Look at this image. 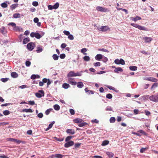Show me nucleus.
<instances>
[{"instance_id": "obj_33", "label": "nucleus", "mask_w": 158, "mask_h": 158, "mask_svg": "<svg viewBox=\"0 0 158 158\" xmlns=\"http://www.w3.org/2000/svg\"><path fill=\"white\" fill-rule=\"evenodd\" d=\"M20 17V14L19 13L15 14L13 15V17L15 18H19Z\"/></svg>"}, {"instance_id": "obj_2", "label": "nucleus", "mask_w": 158, "mask_h": 158, "mask_svg": "<svg viewBox=\"0 0 158 158\" xmlns=\"http://www.w3.org/2000/svg\"><path fill=\"white\" fill-rule=\"evenodd\" d=\"M35 46L34 43L32 42L29 43L27 45V48L30 51H31L34 49Z\"/></svg>"}, {"instance_id": "obj_17", "label": "nucleus", "mask_w": 158, "mask_h": 158, "mask_svg": "<svg viewBox=\"0 0 158 158\" xmlns=\"http://www.w3.org/2000/svg\"><path fill=\"white\" fill-rule=\"evenodd\" d=\"M122 72L123 71V69L121 67H117L115 68L114 70V72L115 73H118V72Z\"/></svg>"}, {"instance_id": "obj_41", "label": "nucleus", "mask_w": 158, "mask_h": 158, "mask_svg": "<svg viewBox=\"0 0 158 158\" xmlns=\"http://www.w3.org/2000/svg\"><path fill=\"white\" fill-rule=\"evenodd\" d=\"M3 114L5 115H7L10 114V112L8 110H5L3 112Z\"/></svg>"}, {"instance_id": "obj_18", "label": "nucleus", "mask_w": 158, "mask_h": 158, "mask_svg": "<svg viewBox=\"0 0 158 158\" xmlns=\"http://www.w3.org/2000/svg\"><path fill=\"white\" fill-rule=\"evenodd\" d=\"M30 41V40L29 38L28 37H27L23 39V44H26Z\"/></svg>"}, {"instance_id": "obj_3", "label": "nucleus", "mask_w": 158, "mask_h": 158, "mask_svg": "<svg viewBox=\"0 0 158 158\" xmlns=\"http://www.w3.org/2000/svg\"><path fill=\"white\" fill-rule=\"evenodd\" d=\"M44 92L43 90H40L38 92L36 93L35 94L36 96L39 98H40L42 96H44Z\"/></svg>"}, {"instance_id": "obj_28", "label": "nucleus", "mask_w": 158, "mask_h": 158, "mask_svg": "<svg viewBox=\"0 0 158 158\" xmlns=\"http://www.w3.org/2000/svg\"><path fill=\"white\" fill-rule=\"evenodd\" d=\"M36 52L37 53H40L42 51L43 49L41 47L37 46V47Z\"/></svg>"}, {"instance_id": "obj_34", "label": "nucleus", "mask_w": 158, "mask_h": 158, "mask_svg": "<svg viewBox=\"0 0 158 158\" xmlns=\"http://www.w3.org/2000/svg\"><path fill=\"white\" fill-rule=\"evenodd\" d=\"M59 6V4L58 2H56L55 4L53 6V7L55 9H56L58 8Z\"/></svg>"}, {"instance_id": "obj_29", "label": "nucleus", "mask_w": 158, "mask_h": 158, "mask_svg": "<svg viewBox=\"0 0 158 158\" xmlns=\"http://www.w3.org/2000/svg\"><path fill=\"white\" fill-rule=\"evenodd\" d=\"M109 141L107 140H105L102 142V146H105L109 144Z\"/></svg>"}, {"instance_id": "obj_37", "label": "nucleus", "mask_w": 158, "mask_h": 158, "mask_svg": "<svg viewBox=\"0 0 158 158\" xmlns=\"http://www.w3.org/2000/svg\"><path fill=\"white\" fill-rule=\"evenodd\" d=\"M87 49L86 48H82L81 50V52L83 53L84 55H86L87 54L85 52L87 51Z\"/></svg>"}, {"instance_id": "obj_38", "label": "nucleus", "mask_w": 158, "mask_h": 158, "mask_svg": "<svg viewBox=\"0 0 158 158\" xmlns=\"http://www.w3.org/2000/svg\"><path fill=\"white\" fill-rule=\"evenodd\" d=\"M9 80V78H2L1 79V81L3 82H5Z\"/></svg>"}, {"instance_id": "obj_26", "label": "nucleus", "mask_w": 158, "mask_h": 158, "mask_svg": "<svg viewBox=\"0 0 158 158\" xmlns=\"http://www.w3.org/2000/svg\"><path fill=\"white\" fill-rule=\"evenodd\" d=\"M8 26H11L12 27H14V28H19L18 27H17L16 26V24L13 22L9 23L8 24Z\"/></svg>"}, {"instance_id": "obj_53", "label": "nucleus", "mask_w": 158, "mask_h": 158, "mask_svg": "<svg viewBox=\"0 0 158 158\" xmlns=\"http://www.w3.org/2000/svg\"><path fill=\"white\" fill-rule=\"evenodd\" d=\"M16 7V5L15 4H13L10 6V8L12 10L14 9Z\"/></svg>"}, {"instance_id": "obj_60", "label": "nucleus", "mask_w": 158, "mask_h": 158, "mask_svg": "<svg viewBox=\"0 0 158 158\" xmlns=\"http://www.w3.org/2000/svg\"><path fill=\"white\" fill-rule=\"evenodd\" d=\"M36 33H35L33 32H31L30 34V36L32 37H35Z\"/></svg>"}, {"instance_id": "obj_5", "label": "nucleus", "mask_w": 158, "mask_h": 158, "mask_svg": "<svg viewBox=\"0 0 158 158\" xmlns=\"http://www.w3.org/2000/svg\"><path fill=\"white\" fill-rule=\"evenodd\" d=\"M96 10L98 11L104 12H106L109 11V10L107 8H103L100 6L97 7Z\"/></svg>"}, {"instance_id": "obj_44", "label": "nucleus", "mask_w": 158, "mask_h": 158, "mask_svg": "<svg viewBox=\"0 0 158 158\" xmlns=\"http://www.w3.org/2000/svg\"><path fill=\"white\" fill-rule=\"evenodd\" d=\"M25 64L27 66L29 67L31 64V63L30 61L27 60L26 61Z\"/></svg>"}, {"instance_id": "obj_11", "label": "nucleus", "mask_w": 158, "mask_h": 158, "mask_svg": "<svg viewBox=\"0 0 158 158\" xmlns=\"http://www.w3.org/2000/svg\"><path fill=\"white\" fill-rule=\"evenodd\" d=\"M101 31H106L110 29V28L107 26H102L100 28Z\"/></svg>"}, {"instance_id": "obj_62", "label": "nucleus", "mask_w": 158, "mask_h": 158, "mask_svg": "<svg viewBox=\"0 0 158 158\" xmlns=\"http://www.w3.org/2000/svg\"><path fill=\"white\" fill-rule=\"evenodd\" d=\"M158 85L157 83H155L153 84L152 85V86L151 89H152V88H154V87H156Z\"/></svg>"}, {"instance_id": "obj_52", "label": "nucleus", "mask_w": 158, "mask_h": 158, "mask_svg": "<svg viewBox=\"0 0 158 158\" xmlns=\"http://www.w3.org/2000/svg\"><path fill=\"white\" fill-rule=\"evenodd\" d=\"M67 45L66 44L63 43L61 44L60 47L62 48H64Z\"/></svg>"}, {"instance_id": "obj_48", "label": "nucleus", "mask_w": 158, "mask_h": 158, "mask_svg": "<svg viewBox=\"0 0 158 158\" xmlns=\"http://www.w3.org/2000/svg\"><path fill=\"white\" fill-rule=\"evenodd\" d=\"M98 50L100 51H103L105 52H109V51L108 50L105 48L99 49Z\"/></svg>"}, {"instance_id": "obj_57", "label": "nucleus", "mask_w": 158, "mask_h": 158, "mask_svg": "<svg viewBox=\"0 0 158 158\" xmlns=\"http://www.w3.org/2000/svg\"><path fill=\"white\" fill-rule=\"evenodd\" d=\"M102 59V61L104 62H106L108 60L107 58L105 57H103V58Z\"/></svg>"}, {"instance_id": "obj_21", "label": "nucleus", "mask_w": 158, "mask_h": 158, "mask_svg": "<svg viewBox=\"0 0 158 158\" xmlns=\"http://www.w3.org/2000/svg\"><path fill=\"white\" fill-rule=\"evenodd\" d=\"M22 112H25L32 113L33 112V111L31 109H23V110L22 111Z\"/></svg>"}, {"instance_id": "obj_32", "label": "nucleus", "mask_w": 158, "mask_h": 158, "mask_svg": "<svg viewBox=\"0 0 158 158\" xmlns=\"http://www.w3.org/2000/svg\"><path fill=\"white\" fill-rule=\"evenodd\" d=\"M7 2H4V3H2L1 4V6L3 8H6L7 7Z\"/></svg>"}, {"instance_id": "obj_47", "label": "nucleus", "mask_w": 158, "mask_h": 158, "mask_svg": "<svg viewBox=\"0 0 158 158\" xmlns=\"http://www.w3.org/2000/svg\"><path fill=\"white\" fill-rule=\"evenodd\" d=\"M69 112L71 115H74L75 114L74 110L72 109L69 110Z\"/></svg>"}, {"instance_id": "obj_1", "label": "nucleus", "mask_w": 158, "mask_h": 158, "mask_svg": "<svg viewBox=\"0 0 158 158\" xmlns=\"http://www.w3.org/2000/svg\"><path fill=\"white\" fill-rule=\"evenodd\" d=\"M6 140L7 141L16 142L18 144H20L21 143H23V141L14 138H7L6 139Z\"/></svg>"}, {"instance_id": "obj_50", "label": "nucleus", "mask_w": 158, "mask_h": 158, "mask_svg": "<svg viewBox=\"0 0 158 158\" xmlns=\"http://www.w3.org/2000/svg\"><path fill=\"white\" fill-rule=\"evenodd\" d=\"M51 110V109H47L45 112V113L46 115H48L50 113Z\"/></svg>"}, {"instance_id": "obj_64", "label": "nucleus", "mask_w": 158, "mask_h": 158, "mask_svg": "<svg viewBox=\"0 0 158 158\" xmlns=\"http://www.w3.org/2000/svg\"><path fill=\"white\" fill-rule=\"evenodd\" d=\"M145 113L146 115L148 116L151 114L150 112L148 110H145Z\"/></svg>"}, {"instance_id": "obj_46", "label": "nucleus", "mask_w": 158, "mask_h": 158, "mask_svg": "<svg viewBox=\"0 0 158 158\" xmlns=\"http://www.w3.org/2000/svg\"><path fill=\"white\" fill-rule=\"evenodd\" d=\"M87 124V123H80L79 124L78 126L80 127H82Z\"/></svg>"}, {"instance_id": "obj_61", "label": "nucleus", "mask_w": 158, "mask_h": 158, "mask_svg": "<svg viewBox=\"0 0 158 158\" xmlns=\"http://www.w3.org/2000/svg\"><path fill=\"white\" fill-rule=\"evenodd\" d=\"M31 78L32 79H35V78H36V75L34 74L32 75L31 76Z\"/></svg>"}, {"instance_id": "obj_58", "label": "nucleus", "mask_w": 158, "mask_h": 158, "mask_svg": "<svg viewBox=\"0 0 158 158\" xmlns=\"http://www.w3.org/2000/svg\"><path fill=\"white\" fill-rule=\"evenodd\" d=\"M60 56L61 59H64L65 57V55L64 54H61Z\"/></svg>"}, {"instance_id": "obj_39", "label": "nucleus", "mask_w": 158, "mask_h": 158, "mask_svg": "<svg viewBox=\"0 0 158 158\" xmlns=\"http://www.w3.org/2000/svg\"><path fill=\"white\" fill-rule=\"evenodd\" d=\"M42 36L38 33H36L35 37L37 39H40L41 37Z\"/></svg>"}, {"instance_id": "obj_15", "label": "nucleus", "mask_w": 158, "mask_h": 158, "mask_svg": "<svg viewBox=\"0 0 158 158\" xmlns=\"http://www.w3.org/2000/svg\"><path fill=\"white\" fill-rule=\"evenodd\" d=\"M64 156L63 155L57 154L52 155V158H62Z\"/></svg>"}, {"instance_id": "obj_63", "label": "nucleus", "mask_w": 158, "mask_h": 158, "mask_svg": "<svg viewBox=\"0 0 158 158\" xmlns=\"http://www.w3.org/2000/svg\"><path fill=\"white\" fill-rule=\"evenodd\" d=\"M40 118H42L43 117V114L41 113H40L37 115Z\"/></svg>"}, {"instance_id": "obj_24", "label": "nucleus", "mask_w": 158, "mask_h": 158, "mask_svg": "<svg viewBox=\"0 0 158 158\" xmlns=\"http://www.w3.org/2000/svg\"><path fill=\"white\" fill-rule=\"evenodd\" d=\"M84 85L82 82H78L77 85V86L80 88H81L84 86Z\"/></svg>"}, {"instance_id": "obj_6", "label": "nucleus", "mask_w": 158, "mask_h": 158, "mask_svg": "<svg viewBox=\"0 0 158 158\" xmlns=\"http://www.w3.org/2000/svg\"><path fill=\"white\" fill-rule=\"evenodd\" d=\"M150 100L153 102H156L158 101V96L152 95L149 97Z\"/></svg>"}, {"instance_id": "obj_54", "label": "nucleus", "mask_w": 158, "mask_h": 158, "mask_svg": "<svg viewBox=\"0 0 158 158\" xmlns=\"http://www.w3.org/2000/svg\"><path fill=\"white\" fill-rule=\"evenodd\" d=\"M54 139L60 142L63 141L64 140L63 139H59L56 137H54Z\"/></svg>"}, {"instance_id": "obj_27", "label": "nucleus", "mask_w": 158, "mask_h": 158, "mask_svg": "<svg viewBox=\"0 0 158 158\" xmlns=\"http://www.w3.org/2000/svg\"><path fill=\"white\" fill-rule=\"evenodd\" d=\"M131 71H135L137 69V67L136 66H130L129 67Z\"/></svg>"}, {"instance_id": "obj_30", "label": "nucleus", "mask_w": 158, "mask_h": 158, "mask_svg": "<svg viewBox=\"0 0 158 158\" xmlns=\"http://www.w3.org/2000/svg\"><path fill=\"white\" fill-rule=\"evenodd\" d=\"M106 154L108 156L109 158L113 157L114 156V154L112 152H106Z\"/></svg>"}, {"instance_id": "obj_51", "label": "nucleus", "mask_w": 158, "mask_h": 158, "mask_svg": "<svg viewBox=\"0 0 158 158\" xmlns=\"http://www.w3.org/2000/svg\"><path fill=\"white\" fill-rule=\"evenodd\" d=\"M63 33L65 35H69L70 34V32L69 31L65 30L63 31Z\"/></svg>"}, {"instance_id": "obj_49", "label": "nucleus", "mask_w": 158, "mask_h": 158, "mask_svg": "<svg viewBox=\"0 0 158 158\" xmlns=\"http://www.w3.org/2000/svg\"><path fill=\"white\" fill-rule=\"evenodd\" d=\"M72 138V136H68L65 139V141L66 142H68Z\"/></svg>"}, {"instance_id": "obj_36", "label": "nucleus", "mask_w": 158, "mask_h": 158, "mask_svg": "<svg viewBox=\"0 0 158 158\" xmlns=\"http://www.w3.org/2000/svg\"><path fill=\"white\" fill-rule=\"evenodd\" d=\"M83 59L85 61H88L90 60V59L89 56H85L83 57Z\"/></svg>"}, {"instance_id": "obj_20", "label": "nucleus", "mask_w": 158, "mask_h": 158, "mask_svg": "<svg viewBox=\"0 0 158 158\" xmlns=\"http://www.w3.org/2000/svg\"><path fill=\"white\" fill-rule=\"evenodd\" d=\"M82 119L80 118H77L73 120V122L76 123H80L82 121Z\"/></svg>"}, {"instance_id": "obj_35", "label": "nucleus", "mask_w": 158, "mask_h": 158, "mask_svg": "<svg viewBox=\"0 0 158 158\" xmlns=\"http://www.w3.org/2000/svg\"><path fill=\"white\" fill-rule=\"evenodd\" d=\"M52 57L54 60H57L59 58V56L56 54H53L52 56Z\"/></svg>"}, {"instance_id": "obj_40", "label": "nucleus", "mask_w": 158, "mask_h": 158, "mask_svg": "<svg viewBox=\"0 0 158 158\" xmlns=\"http://www.w3.org/2000/svg\"><path fill=\"white\" fill-rule=\"evenodd\" d=\"M110 123H114L115 121V119L114 117H111L110 118Z\"/></svg>"}, {"instance_id": "obj_13", "label": "nucleus", "mask_w": 158, "mask_h": 158, "mask_svg": "<svg viewBox=\"0 0 158 158\" xmlns=\"http://www.w3.org/2000/svg\"><path fill=\"white\" fill-rule=\"evenodd\" d=\"M68 83L70 84L73 85H76L77 83L76 82L74 81L73 79H69L68 80Z\"/></svg>"}, {"instance_id": "obj_31", "label": "nucleus", "mask_w": 158, "mask_h": 158, "mask_svg": "<svg viewBox=\"0 0 158 158\" xmlns=\"http://www.w3.org/2000/svg\"><path fill=\"white\" fill-rule=\"evenodd\" d=\"M54 109L56 110H58L60 109V107L58 105L56 104L53 106Z\"/></svg>"}, {"instance_id": "obj_22", "label": "nucleus", "mask_w": 158, "mask_h": 158, "mask_svg": "<svg viewBox=\"0 0 158 158\" xmlns=\"http://www.w3.org/2000/svg\"><path fill=\"white\" fill-rule=\"evenodd\" d=\"M0 31L2 34H5L6 33V30L4 27H2L0 29Z\"/></svg>"}, {"instance_id": "obj_43", "label": "nucleus", "mask_w": 158, "mask_h": 158, "mask_svg": "<svg viewBox=\"0 0 158 158\" xmlns=\"http://www.w3.org/2000/svg\"><path fill=\"white\" fill-rule=\"evenodd\" d=\"M94 66H99L101 65V63L99 62H97L95 63H94Z\"/></svg>"}, {"instance_id": "obj_59", "label": "nucleus", "mask_w": 158, "mask_h": 158, "mask_svg": "<svg viewBox=\"0 0 158 158\" xmlns=\"http://www.w3.org/2000/svg\"><path fill=\"white\" fill-rule=\"evenodd\" d=\"M54 123H55V122L53 121L51 123L49 124L48 125V127H49V128H50V129L52 127V126Z\"/></svg>"}, {"instance_id": "obj_16", "label": "nucleus", "mask_w": 158, "mask_h": 158, "mask_svg": "<svg viewBox=\"0 0 158 158\" xmlns=\"http://www.w3.org/2000/svg\"><path fill=\"white\" fill-rule=\"evenodd\" d=\"M103 56L101 54H97L95 57V58L97 60H100L103 58Z\"/></svg>"}, {"instance_id": "obj_8", "label": "nucleus", "mask_w": 158, "mask_h": 158, "mask_svg": "<svg viewBox=\"0 0 158 158\" xmlns=\"http://www.w3.org/2000/svg\"><path fill=\"white\" fill-rule=\"evenodd\" d=\"M74 142L73 141H70L65 143L64 146L65 148H67L70 147L74 144Z\"/></svg>"}, {"instance_id": "obj_42", "label": "nucleus", "mask_w": 158, "mask_h": 158, "mask_svg": "<svg viewBox=\"0 0 158 158\" xmlns=\"http://www.w3.org/2000/svg\"><path fill=\"white\" fill-rule=\"evenodd\" d=\"M106 98L108 99H111L112 98V95L110 94H108L106 95Z\"/></svg>"}, {"instance_id": "obj_4", "label": "nucleus", "mask_w": 158, "mask_h": 158, "mask_svg": "<svg viewBox=\"0 0 158 158\" xmlns=\"http://www.w3.org/2000/svg\"><path fill=\"white\" fill-rule=\"evenodd\" d=\"M114 62L116 64H118L124 65L125 64L124 60L122 59H121L120 60L117 59L115 60Z\"/></svg>"}, {"instance_id": "obj_23", "label": "nucleus", "mask_w": 158, "mask_h": 158, "mask_svg": "<svg viewBox=\"0 0 158 158\" xmlns=\"http://www.w3.org/2000/svg\"><path fill=\"white\" fill-rule=\"evenodd\" d=\"M62 86L65 89H67L70 87V85L68 84L64 83L63 84Z\"/></svg>"}, {"instance_id": "obj_55", "label": "nucleus", "mask_w": 158, "mask_h": 158, "mask_svg": "<svg viewBox=\"0 0 158 158\" xmlns=\"http://www.w3.org/2000/svg\"><path fill=\"white\" fill-rule=\"evenodd\" d=\"M131 25L132 26L135 27L136 28H138V27L139 25H138L136 24H135L134 23H131Z\"/></svg>"}, {"instance_id": "obj_56", "label": "nucleus", "mask_w": 158, "mask_h": 158, "mask_svg": "<svg viewBox=\"0 0 158 158\" xmlns=\"http://www.w3.org/2000/svg\"><path fill=\"white\" fill-rule=\"evenodd\" d=\"M32 5L33 6H37L38 5V3L37 2L35 1L32 2Z\"/></svg>"}, {"instance_id": "obj_14", "label": "nucleus", "mask_w": 158, "mask_h": 158, "mask_svg": "<svg viewBox=\"0 0 158 158\" xmlns=\"http://www.w3.org/2000/svg\"><path fill=\"white\" fill-rule=\"evenodd\" d=\"M131 20L134 22H136L137 21L141 19V18L138 16H136L134 18L133 17H131L130 18Z\"/></svg>"}, {"instance_id": "obj_12", "label": "nucleus", "mask_w": 158, "mask_h": 158, "mask_svg": "<svg viewBox=\"0 0 158 158\" xmlns=\"http://www.w3.org/2000/svg\"><path fill=\"white\" fill-rule=\"evenodd\" d=\"M66 132L69 134L73 135L75 133V131L73 129H67L66 131Z\"/></svg>"}, {"instance_id": "obj_10", "label": "nucleus", "mask_w": 158, "mask_h": 158, "mask_svg": "<svg viewBox=\"0 0 158 158\" xmlns=\"http://www.w3.org/2000/svg\"><path fill=\"white\" fill-rule=\"evenodd\" d=\"M143 39L145 43H149L152 40V38L149 37H144L143 38Z\"/></svg>"}, {"instance_id": "obj_45", "label": "nucleus", "mask_w": 158, "mask_h": 158, "mask_svg": "<svg viewBox=\"0 0 158 158\" xmlns=\"http://www.w3.org/2000/svg\"><path fill=\"white\" fill-rule=\"evenodd\" d=\"M68 38L70 40H72L74 39V37L73 35L69 34L68 36Z\"/></svg>"}, {"instance_id": "obj_19", "label": "nucleus", "mask_w": 158, "mask_h": 158, "mask_svg": "<svg viewBox=\"0 0 158 158\" xmlns=\"http://www.w3.org/2000/svg\"><path fill=\"white\" fill-rule=\"evenodd\" d=\"M11 76L12 77L15 78L18 77V75L16 72H13L11 73Z\"/></svg>"}, {"instance_id": "obj_9", "label": "nucleus", "mask_w": 158, "mask_h": 158, "mask_svg": "<svg viewBox=\"0 0 158 158\" xmlns=\"http://www.w3.org/2000/svg\"><path fill=\"white\" fill-rule=\"evenodd\" d=\"M144 80L154 82H156L157 81V80L156 79L152 77H146L145 78Z\"/></svg>"}, {"instance_id": "obj_25", "label": "nucleus", "mask_w": 158, "mask_h": 158, "mask_svg": "<svg viewBox=\"0 0 158 158\" xmlns=\"http://www.w3.org/2000/svg\"><path fill=\"white\" fill-rule=\"evenodd\" d=\"M137 28L139 29L140 30H143V31H147L148 30L147 28H145L144 27L142 26L139 25Z\"/></svg>"}, {"instance_id": "obj_7", "label": "nucleus", "mask_w": 158, "mask_h": 158, "mask_svg": "<svg viewBox=\"0 0 158 158\" xmlns=\"http://www.w3.org/2000/svg\"><path fill=\"white\" fill-rule=\"evenodd\" d=\"M80 75L78 73H75L74 71H71L68 74V77H76L79 76Z\"/></svg>"}]
</instances>
